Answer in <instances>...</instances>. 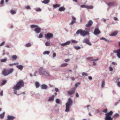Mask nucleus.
<instances>
[{
  "mask_svg": "<svg viewBox=\"0 0 120 120\" xmlns=\"http://www.w3.org/2000/svg\"><path fill=\"white\" fill-rule=\"evenodd\" d=\"M41 28L39 27L36 28L34 30V31L37 34L39 33L41 31Z\"/></svg>",
  "mask_w": 120,
  "mask_h": 120,
  "instance_id": "obj_12",
  "label": "nucleus"
},
{
  "mask_svg": "<svg viewBox=\"0 0 120 120\" xmlns=\"http://www.w3.org/2000/svg\"><path fill=\"white\" fill-rule=\"evenodd\" d=\"M73 20H72V21L70 23V25H72L74 24V23H76V18L75 17L73 16L72 17Z\"/></svg>",
  "mask_w": 120,
  "mask_h": 120,
  "instance_id": "obj_14",
  "label": "nucleus"
},
{
  "mask_svg": "<svg viewBox=\"0 0 120 120\" xmlns=\"http://www.w3.org/2000/svg\"><path fill=\"white\" fill-rule=\"evenodd\" d=\"M93 24V22L91 20L89 21L88 22V24L86 25V26L87 27H90Z\"/></svg>",
  "mask_w": 120,
  "mask_h": 120,
  "instance_id": "obj_15",
  "label": "nucleus"
},
{
  "mask_svg": "<svg viewBox=\"0 0 120 120\" xmlns=\"http://www.w3.org/2000/svg\"><path fill=\"white\" fill-rule=\"evenodd\" d=\"M38 26L34 25H32L30 26V27L31 28H33L35 27H38Z\"/></svg>",
  "mask_w": 120,
  "mask_h": 120,
  "instance_id": "obj_35",
  "label": "nucleus"
},
{
  "mask_svg": "<svg viewBox=\"0 0 120 120\" xmlns=\"http://www.w3.org/2000/svg\"><path fill=\"white\" fill-rule=\"evenodd\" d=\"M10 12L12 14H14L16 13V11H15L12 10H10Z\"/></svg>",
  "mask_w": 120,
  "mask_h": 120,
  "instance_id": "obj_30",
  "label": "nucleus"
},
{
  "mask_svg": "<svg viewBox=\"0 0 120 120\" xmlns=\"http://www.w3.org/2000/svg\"><path fill=\"white\" fill-rule=\"evenodd\" d=\"M86 31L83 30L81 29L79 30L76 31V34H80L81 36L83 37L89 35L90 29L89 28L86 29Z\"/></svg>",
  "mask_w": 120,
  "mask_h": 120,
  "instance_id": "obj_1",
  "label": "nucleus"
},
{
  "mask_svg": "<svg viewBox=\"0 0 120 120\" xmlns=\"http://www.w3.org/2000/svg\"><path fill=\"white\" fill-rule=\"evenodd\" d=\"M113 112L111 111L105 114L106 117L105 118V120H112L113 118L111 117L112 114Z\"/></svg>",
  "mask_w": 120,
  "mask_h": 120,
  "instance_id": "obj_5",
  "label": "nucleus"
},
{
  "mask_svg": "<svg viewBox=\"0 0 120 120\" xmlns=\"http://www.w3.org/2000/svg\"><path fill=\"white\" fill-rule=\"evenodd\" d=\"M43 37V35L42 33H40L38 37L39 38H42Z\"/></svg>",
  "mask_w": 120,
  "mask_h": 120,
  "instance_id": "obj_39",
  "label": "nucleus"
},
{
  "mask_svg": "<svg viewBox=\"0 0 120 120\" xmlns=\"http://www.w3.org/2000/svg\"><path fill=\"white\" fill-rule=\"evenodd\" d=\"M53 36V34L50 33H48L46 34H45V37L48 40L52 38Z\"/></svg>",
  "mask_w": 120,
  "mask_h": 120,
  "instance_id": "obj_6",
  "label": "nucleus"
},
{
  "mask_svg": "<svg viewBox=\"0 0 120 120\" xmlns=\"http://www.w3.org/2000/svg\"><path fill=\"white\" fill-rule=\"evenodd\" d=\"M114 116L115 117H118L119 116V115L117 113H116L115 115Z\"/></svg>",
  "mask_w": 120,
  "mask_h": 120,
  "instance_id": "obj_59",
  "label": "nucleus"
},
{
  "mask_svg": "<svg viewBox=\"0 0 120 120\" xmlns=\"http://www.w3.org/2000/svg\"><path fill=\"white\" fill-rule=\"evenodd\" d=\"M25 8L27 10H31V8L29 5H27L25 7Z\"/></svg>",
  "mask_w": 120,
  "mask_h": 120,
  "instance_id": "obj_26",
  "label": "nucleus"
},
{
  "mask_svg": "<svg viewBox=\"0 0 120 120\" xmlns=\"http://www.w3.org/2000/svg\"><path fill=\"white\" fill-rule=\"evenodd\" d=\"M50 52L49 51H45L43 52V54L44 55H49V54Z\"/></svg>",
  "mask_w": 120,
  "mask_h": 120,
  "instance_id": "obj_28",
  "label": "nucleus"
},
{
  "mask_svg": "<svg viewBox=\"0 0 120 120\" xmlns=\"http://www.w3.org/2000/svg\"><path fill=\"white\" fill-rule=\"evenodd\" d=\"M40 74L43 75H49V73L46 71L42 70L40 71Z\"/></svg>",
  "mask_w": 120,
  "mask_h": 120,
  "instance_id": "obj_11",
  "label": "nucleus"
},
{
  "mask_svg": "<svg viewBox=\"0 0 120 120\" xmlns=\"http://www.w3.org/2000/svg\"><path fill=\"white\" fill-rule=\"evenodd\" d=\"M65 9V8L64 7H61L59 9V11H64Z\"/></svg>",
  "mask_w": 120,
  "mask_h": 120,
  "instance_id": "obj_20",
  "label": "nucleus"
},
{
  "mask_svg": "<svg viewBox=\"0 0 120 120\" xmlns=\"http://www.w3.org/2000/svg\"><path fill=\"white\" fill-rule=\"evenodd\" d=\"M7 117L8 119L9 120H13L15 118L14 116L10 115H8Z\"/></svg>",
  "mask_w": 120,
  "mask_h": 120,
  "instance_id": "obj_16",
  "label": "nucleus"
},
{
  "mask_svg": "<svg viewBox=\"0 0 120 120\" xmlns=\"http://www.w3.org/2000/svg\"><path fill=\"white\" fill-rule=\"evenodd\" d=\"M41 87L42 89H46L47 87V86L46 85L43 84L41 85Z\"/></svg>",
  "mask_w": 120,
  "mask_h": 120,
  "instance_id": "obj_22",
  "label": "nucleus"
},
{
  "mask_svg": "<svg viewBox=\"0 0 120 120\" xmlns=\"http://www.w3.org/2000/svg\"><path fill=\"white\" fill-rule=\"evenodd\" d=\"M109 70L111 71H112L113 70V68L111 66H110L109 67Z\"/></svg>",
  "mask_w": 120,
  "mask_h": 120,
  "instance_id": "obj_49",
  "label": "nucleus"
},
{
  "mask_svg": "<svg viewBox=\"0 0 120 120\" xmlns=\"http://www.w3.org/2000/svg\"><path fill=\"white\" fill-rule=\"evenodd\" d=\"M14 89L13 90L14 91V93L15 94H16L17 92V91H16V90H16L15 89Z\"/></svg>",
  "mask_w": 120,
  "mask_h": 120,
  "instance_id": "obj_55",
  "label": "nucleus"
},
{
  "mask_svg": "<svg viewBox=\"0 0 120 120\" xmlns=\"http://www.w3.org/2000/svg\"><path fill=\"white\" fill-rule=\"evenodd\" d=\"M36 86V88H38L40 86V84L38 82H36L35 83Z\"/></svg>",
  "mask_w": 120,
  "mask_h": 120,
  "instance_id": "obj_27",
  "label": "nucleus"
},
{
  "mask_svg": "<svg viewBox=\"0 0 120 120\" xmlns=\"http://www.w3.org/2000/svg\"><path fill=\"white\" fill-rule=\"evenodd\" d=\"M76 97H79V95L77 93H76Z\"/></svg>",
  "mask_w": 120,
  "mask_h": 120,
  "instance_id": "obj_63",
  "label": "nucleus"
},
{
  "mask_svg": "<svg viewBox=\"0 0 120 120\" xmlns=\"http://www.w3.org/2000/svg\"><path fill=\"white\" fill-rule=\"evenodd\" d=\"M13 59L14 60H15L17 59V57L15 55H13L12 56Z\"/></svg>",
  "mask_w": 120,
  "mask_h": 120,
  "instance_id": "obj_32",
  "label": "nucleus"
},
{
  "mask_svg": "<svg viewBox=\"0 0 120 120\" xmlns=\"http://www.w3.org/2000/svg\"><path fill=\"white\" fill-rule=\"evenodd\" d=\"M0 95L1 96H2L3 95V91H1L0 92Z\"/></svg>",
  "mask_w": 120,
  "mask_h": 120,
  "instance_id": "obj_58",
  "label": "nucleus"
},
{
  "mask_svg": "<svg viewBox=\"0 0 120 120\" xmlns=\"http://www.w3.org/2000/svg\"><path fill=\"white\" fill-rule=\"evenodd\" d=\"M13 70V68H10L9 69H4L2 72V74L3 75H8L12 73Z\"/></svg>",
  "mask_w": 120,
  "mask_h": 120,
  "instance_id": "obj_4",
  "label": "nucleus"
},
{
  "mask_svg": "<svg viewBox=\"0 0 120 120\" xmlns=\"http://www.w3.org/2000/svg\"><path fill=\"white\" fill-rule=\"evenodd\" d=\"M56 54L55 53H54L53 54V57H56Z\"/></svg>",
  "mask_w": 120,
  "mask_h": 120,
  "instance_id": "obj_56",
  "label": "nucleus"
},
{
  "mask_svg": "<svg viewBox=\"0 0 120 120\" xmlns=\"http://www.w3.org/2000/svg\"><path fill=\"white\" fill-rule=\"evenodd\" d=\"M45 45L46 46H49L50 45V44L48 42L46 41L45 42Z\"/></svg>",
  "mask_w": 120,
  "mask_h": 120,
  "instance_id": "obj_37",
  "label": "nucleus"
},
{
  "mask_svg": "<svg viewBox=\"0 0 120 120\" xmlns=\"http://www.w3.org/2000/svg\"><path fill=\"white\" fill-rule=\"evenodd\" d=\"M101 33L100 31L98 28H95L93 32L94 34L95 35L99 34Z\"/></svg>",
  "mask_w": 120,
  "mask_h": 120,
  "instance_id": "obj_8",
  "label": "nucleus"
},
{
  "mask_svg": "<svg viewBox=\"0 0 120 120\" xmlns=\"http://www.w3.org/2000/svg\"><path fill=\"white\" fill-rule=\"evenodd\" d=\"M68 65V64L66 63H63L61 64L60 65V66L61 67H64Z\"/></svg>",
  "mask_w": 120,
  "mask_h": 120,
  "instance_id": "obj_31",
  "label": "nucleus"
},
{
  "mask_svg": "<svg viewBox=\"0 0 120 120\" xmlns=\"http://www.w3.org/2000/svg\"><path fill=\"white\" fill-rule=\"evenodd\" d=\"M41 10V9L39 8H38L36 9V11H40Z\"/></svg>",
  "mask_w": 120,
  "mask_h": 120,
  "instance_id": "obj_41",
  "label": "nucleus"
},
{
  "mask_svg": "<svg viewBox=\"0 0 120 120\" xmlns=\"http://www.w3.org/2000/svg\"><path fill=\"white\" fill-rule=\"evenodd\" d=\"M70 42L71 41H69L64 43L61 44L60 45L62 46H64L66 45H69L70 43Z\"/></svg>",
  "mask_w": 120,
  "mask_h": 120,
  "instance_id": "obj_13",
  "label": "nucleus"
},
{
  "mask_svg": "<svg viewBox=\"0 0 120 120\" xmlns=\"http://www.w3.org/2000/svg\"><path fill=\"white\" fill-rule=\"evenodd\" d=\"M6 82L7 81L5 80H3L1 84V85H4L6 83Z\"/></svg>",
  "mask_w": 120,
  "mask_h": 120,
  "instance_id": "obj_34",
  "label": "nucleus"
},
{
  "mask_svg": "<svg viewBox=\"0 0 120 120\" xmlns=\"http://www.w3.org/2000/svg\"><path fill=\"white\" fill-rule=\"evenodd\" d=\"M5 43V41H3L2 43H1L0 44V47L1 46H2L4 45Z\"/></svg>",
  "mask_w": 120,
  "mask_h": 120,
  "instance_id": "obj_47",
  "label": "nucleus"
},
{
  "mask_svg": "<svg viewBox=\"0 0 120 120\" xmlns=\"http://www.w3.org/2000/svg\"><path fill=\"white\" fill-rule=\"evenodd\" d=\"M55 91L56 92H58L59 91V90L58 88H55Z\"/></svg>",
  "mask_w": 120,
  "mask_h": 120,
  "instance_id": "obj_61",
  "label": "nucleus"
},
{
  "mask_svg": "<svg viewBox=\"0 0 120 120\" xmlns=\"http://www.w3.org/2000/svg\"><path fill=\"white\" fill-rule=\"evenodd\" d=\"M80 85V83L79 82H78L75 84V86L76 87H78L79 85Z\"/></svg>",
  "mask_w": 120,
  "mask_h": 120,
  "instance_id": "obj_43",
  "label": "nucleus"
},
{
  "mask_svg": "<svg viewBox=\"0 0 120 120\" xmlns=\"http://www.w3.org/2000/svg\"><path fill=\"white\" fill-rule=\"evenodd\" d=\"M50 0H45L42 1V3L47 4H48Z\"/></svg>",
  "mask_w": 120,
  "mask_h": 120,
  "instance_id": "obj_23",
  "label": "nucleus"
},
{
  "mask_svg": "<svg viewBox=\"0 0 120 120\" xmlns=\"http://www.w3.org/2000/svg\"><path fill=\"white\" fill-rule=\"evenodd\" d=\"M5 115V112H3V113L0 114V118L2 119L3 118Z\"/></svg>",
  "mask_w": 120,
  "mask_h": 120,
  "instance_id": "obj_24",
  "label": "nucleus"
},
{
  "mask_svg": "<svg viewBox=\"0 0 120 120\" xmlns=\"http://www.w3.org/2000/svg\"><path fill=\"white\" fill-rule=\"evenodd\" d=\"M93 6H87V8L88 9H92L93 8Z\"/></svg>",
  "mask_w": 120,
  "mask_h": 120,
  "instance_id": "obj_36",
  "label": "nucleus"
},
{
  "mask_svg": "<svg viewBox=\"0 0 120 120\" xmlns=\"http://www.w3.org/2000/svg\"><path fill=\"white\" fill-rule=\"evenodd\" d=\"M107 109H105L104 110L103 112H105L106 113H107Z\"/></svg>",
  "mask_w": 120,
  "mask_h": 120,
  "instance_id": "obj_50",
  "label": "nucleus"
},
{
  "mask_svg": "<svg viewBox=\"0 0 120 120\" xmlns=\"http://www.w3.org/2000/svg\"><path fill=\"white\" fill-rule=\"evenodd\" d=\"M69 60H70L69 59H67L65 60V61L66 62H67L69 61Z\"/></svg>",
  "mask_w": 120,
  "mask_h": 120,
  "instance_id": "obj_64",
  "label": "nucleus"
},
{
  "mask_svg": "<svg viewBox=\"0 0 120 120\" xmlns=\"http://www.w3.org/2000/svg\"><path fill=\"white\" fill-rule=\"evenodd\" d=\"M56 102L57 103H59L60 102V100L58 99H57L56 100Z\"/></svg>",
  "mask_w": 120,
  "mask_h": 120,
  "instance_id": "obj_48",
  "label": "nucleus"
},
{
  "mask_svg": "<svg viewBox=\"0 0 120 120\" xmlns=\"http://www.w3.org/2000/svg\"><path fill=\"white\" fill-rule=\"evenodd\" d=\"M60 6V5L56 4L53 5V7H54V8H56L59 7Z\"/></svg>",
  "mask_w": 120,
  "mask_h": 120,
  "instance_id": "obj_33",
  "label": "nucleus"
},
{
  "mask_svg": "<svg viewBox=\"0 0 120 120\" xmlns=\"http://www.w3.org/2000/svg\"><path fill=\"white\" fill-rule=\"evenodd\" d=\"M117 86L119 87H120V82L119 81L117 83Z\"/></svg>",
  "mask_w": 120,
  "mask_h": 120,
  "instance_id": "obj_51",
  "label": "nucleus"
},
{
  "mask_svg": "<svg viewBox=\"0 0 120 120\" xmlns=\"http://www.w3.org/2000/svg\"><path fill=\"white\" fill-rule=\"evenodd\" d=\"M117 32L115 31L113 33L111 34H110L109 35V36H115L117 35Z\"/></svg>",
  "mask_w": 120,
  "mask_h": 120,
  "instance_id": "obj_21",
  "label": "nucleus"
},
{
  "mask_svg": "<svg viewBox=\"0 0 120 120\" xmlns=\"http://www.w3.org/2000/svg\"><path fill=\"white\" fill-rule=\"evenodd\" d=\"M7 58H5L4 59H1L0 60V61L2 63L5 62L7 61Z\"/></svg>",
  "mask_w": 120,
  "mask_h": 120,
  "instance_id": "obj_25",
  "label": "nucleus"
},
{
  "mask_svg": "<svg viewBox=\"0 0 120 120\" xmlns=\"http://www.w3.org/2000/svg\"><path fill=\"white\" fill-rule=\"evenodd\" d=\"M24 86V82L23 81L21 80L18 82L16 85L14 86L13 89L19 90Z\"/></svg>",
  "mask_w": 120,
  "mask_h": 120,
  "instance_id": "obj_2",
  "label": "nucleus"
},
{
  "mask_svg": "<svg viewBox=\"0 0 120 120\" xmlns=\"http://www.w3.org/2000/svg\"><path fill=\"white\" fill-rule=\"evenodd\" d=\"M9 65L10 66H11L14 65V63L13 64H9Z\"/></svg>",
  "mask_w": 120,
  "mask_h": 120,
  "instance_id": "obj_62",
  "label": "nucleus"
},
{
  "mask_svg": "<svg viewBox=\"0 0 120 120\" xmlns=\"http://www.w3.org/2000/svg\"><path fill=\"white\" fill-rule=\"evenodd\" d=\"M88 60H89L90 61H93V59L92 57H89L87 58Z\"/></svg>",
  "mask_w": 120,
  "mask_h": 120,
  "instance_id": "obj_46",
  "label": "nucleus"
},
{
  "mask_svg": "<svg viewBox=\"0 0 120 120\" xmlns=\"http://www.w3.org/2000/svg\"><path fill=\"white\" fill-rule=\"evenodd\" d=\"M75 88H74L72 89L69 91L67 92L68 93L69 95H71L73 94L75 92Z\"/></svg>",
  "mask_w": 120,
  "mask_h": 120,
  "instance_id": "obj_9",
  "label": "nucleus"
},
{
  "mask_svg": "<svg viewBox=\"0 0 120 120\" xmlns=\"http://www.w3.org/2000/svg\"><path fill=\"white\" fill-rule=\"evenodd\" d=\"M4 3V1L3 0H2L0 2V4H3Z\"/></svg>",
  "mask_w": 120,
  "mask_h": 120,
  "instance_id": "obj_57",
  "label": "nucleus"
},
{
  "mask_svg": "<svg viewBox=\"0 0 120 120\" xmlns=\"http://www.w3.org/2000/svg\"><path fill=\"white\" fill-rule=\"evenodd\" d=\"M108 6L109 7L115 6V3L114 2H111L107 4Z\"/></svg>",
  "mask_w": 120,
  "mask_h": 120,
  "instance_id": "obj_10",
  "label": "nucleus"
},
{
  "mask_svg": "<svg viewBox=\"0 0 120 120\" xmlns=\"http://www.w3.org/2000/svg\"><path fill=\"white\" fill-rule=\"evenodd\" d=\"M114 20L115 21H117L118 19V18L117 17H114Z\"/></svg>",
  "mask_w": 120,
  "mask_h": 120,
  "instance_id": "obj_60",
  "label": "nucleus"
},
{
  "mask_svg": "<svg viewBox=\"0 0 120 120\" xmlns=\"http://www.w3.org/2000/svg\"><path fill=\"white\" fill-rule=\"evenodd\" d=\"M16 67L19 69L21 70L23 68V66L21 65H17L16 66Z\"/></svg>",
  "mask_w": 120,
  "mask_h": 120,
  "instance_id": "obj_17",
  "label": "nucleus"
},
{
  "mask_svg": "<svg viewBox=\"0 0 120 120\" xmlns=\"http://www.w3.org/2000/svg\"><path fill=\"white\" fill-rule=\"evenodd\" d=\"M112 64L114 65H115L116 66V65H117V64L115 62H112Z\"/></svg>",
  "mask_w": 120,
  "mask_h": 120,
  "instance_id": "obj_52",
  "label": "nucleus"
},
{
  "mask_svg": "<svg viewBox=\"0 0 120 120\" xmlns=\"http://www.w3.org/2000/svg\"><path fill=\"white\" fill-rule=\"evenodd\" d=\"M117 56L118 58H120V48L118 49L116 51Z\"/></svg>",
  "mask_w": 120,
  "mask_h": 120,
  "instance_id": "obj_19",
  "label": "nucleus"
},
{
  "mask_svg": "<svg viewBox=\"0 0 120 120\" xmlns=\"http://www.w3.org/2000/svg\"><path fill=\"white\" fill-rule=\"evenodd\" d=\"M87 6L85 4L82 5L80 6L82 8H87Z\"/></svg>",
  "mask_w": 120,
  "mask_h": 120,
  "instance_id": "obj_40",
  "label": "nucleus"
},
{
  "mask_svg": "<svg viewBox=\"0 0 120 120\" xmlns=\"http://www.w3.org/2000/svg\"><path fill=\"white\" fill-rule=\"evenodd\" d=\"M25 46L26 47H29L31 46V44L30 43H29L26 44Z\"/></svg>",
  "mask_w": 120,
  "mask_h": 120,
  "instance_id": "obj_29",
  "label": "nucleus"
},
{
  "mask_svg": "<svg viewBox=\"0 0 120 120\" xmlns=\"http://www.w3.org/2000/svg\"><path fill=\"white\" fill-rule=\"evenodd\" d=\"M104 40L106 42H107L108 43H109V42H112L111 41H109V40H108V39H105V38Z\"/></svg>",
  "mask_w": 120,
  "mask_h": 120,
  "instance_id": "obj_45",
  "label": "nucleus"
},
{
  "mask_svg": "<svg viewBox=\"0 0 120 120\" xmlns=\"http://www.w3.org/2000/svg\"><path fill=\"white\" fill-rule=\"evenodd\" d=\"M105 84V82L104 81H102V83L101 85L102 87H103L104 86V85Z\"/></svg>",
  "mask_w": 120,
  "mask_h": 120,
  "instance_id": "obj_42",
  "label": "nucleus"
},
{
  "mask_svg": "<svg viewBox=\"0 0 120 120\" xmlns=\"http://www.w3.org/2000/svg\"><path fill=\"white\" fill-rule=\"evenodd\" d=\"M72 104V101L71 98H69L68 99V101L67 102L66 104V109L65 110V112H68L69 111L70 109Z\"/></svg>",
  "mask_w": 120,
  "mask_h": 120,
  "instance_id": "obj_3",
  "label": "nucleus"
},
{
  "mask_svg": "<svg viewBox=\"0 0 120 120\" xmlns=\"http://www.w3.org/2000/svg\"><path fill=\"white\" fill-rule=\"evenodd\" d=\"M99 60V59L98 58H97L96 59H93V62H94L96 61H98Z\"/></svg>",
  "mask_w": 120,
  "mask_h": 120,
  "instance_id": "obj_54",
  "label": "nucleus"
},
{
  "mask_svg": "<svg viewBox=\"0 0 120 120\" xmlns=\"http://www.w3.org/2000/svg\"><path fill=\"white\" fill-rule=\"evenodd\" d=\"M82 75H88V74L87 73L84 72L82 73Z\"/></svg>",
  "mask_w": 120,
  "mask_h": 120,
  "instance_id": "obj_53",
  "label": "nucleus"
},
{
  "mask_svg": "<svg viewBox=\"0 0 120 120\" xmlns=\"http://www.w3.org/2000/svg\"><path fill=\"white\" fill-rule=\"evenodd\" d=\"M71 42L73 43H77L78 42L77 41L75 40H72L71 41Z\"/></svg>",
  "mask_w": 120,
  "mask_h": 120,
  "instance_id": "obj_44",
  "label": "nucleus"
},
{
  "mask_svg": "<svg viewBox=\"0 0 120 120\" xmlns=\"http://www.w3.org/2000/svg\"><path fill=\"white\" fill-rule=\"evenodd\" d=\"M81 48V47L79 46H75V49L76 50H79Z\"/></svg>",
  "mask_w": 120,
  "mask_h": 120,
  "instance_id": "obj_38",
  "label": "nucleus"
},
{
  "mask_svg": "<svg viewBox=\"0 0 120 120\" xmlns=\"http://www.w3.org/2000/svg\"><path fill=\"white\" fill-rule=\"evenodd\" d=\"M55 97V96L54 95H52L51 97H50L49 98L48 100L49 101H53L54 98Z\"/></svg>",
  "mask_w": 120,
  "mask_h": 120,
  "instance_id": "obj_18",
  "label": "nucleus"
},
{
  "mask_svg": "<svg viewBox=\"0 0 120 120\" xmlns=\"http://www.w3.org/2000/svg\"><path fill=\"white\" fill-rule=\"evenodd\" d=\"M82 42L83 43H85L89 46L92 45L91 42L88 38H86L84 39L82 41Z\"/></svg>",
  "mask_w": 120,
  "mask_h": 120,
  "instance_id": "obj_7",
  "label": "nucleus"
}]
</instances>
